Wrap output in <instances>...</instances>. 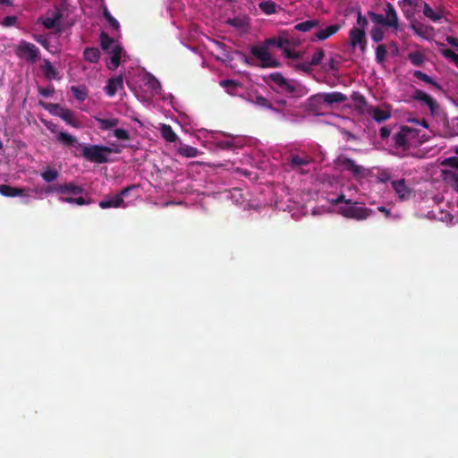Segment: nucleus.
I'll return each mask as SVG.
<instances>
[{
	"label": "nucleus",
	"instance_id": "30",
	"mask_svg": "<svg viewBox=\"0 0 458 458\" xmlns=\"http://www.w3.org/2000/svg\"><path fill=\"white\" fill-rule=\"evenodd\" d=\"M83 56L86 61L89 63H97L100 58V51L98 47H86L83 52Z\"/></svg>",
	"mask_w": 458,
	"mask_h": 458
},
{
	"label": "nucleus",
	"instance_id": "5",
	"mask_svg": "<svg viewBox=\"0 0 458 458\" xmlns=\"http://www.w3.org/2000/svg\"><path fill=\"white\" fill-rule=\"evenodd\" d=\"M39 54L38 47L25 40H21L15 47V55L30 64H35L39 58Z\"/></svg>",
	"mask_w": 458,
	"mask_h": 458
},
{
	"label": "nucleus",
	"instance_id": "39",
	"mask_svg": "<svg viewBox=\"0 0 458 458\" xmlns=\"http://www.w3.org/2000/svg\"><path fill=\"white\" fill-rule=\"evenodd\" d=\"M71 90L73 97L80 101H84L88 97L87 90L84 87L72 86Z\"/></svg>",
	"mask_w": 458,
	"mask_h": 458
},
{
	"label": "nucleus",
	"instance_id": "1",
	"mask_svg": "<svg viewBox=\"0 0 458 458\" xmlns=\"http://www.w3.org/2000/svg\"><path fill=\"white\" fill-rule=\"evenodd\" d=\"M287 44H289L288 39H283L281 38H268L264 41L262 46H252L250 47V53L261 62L260 67L277 68L280 66V63L272 58L267 48L268 47L275 46L284 50V48H285L284 46Z\"/></svg>",
	"mask_w": 458,
	"mask_h": 458
},
{
	"label": "nucleus",
	"instance_id": "17",
	"mask_svg": "<svg viewBox=\"0 0 458 458\" xmlns=\"http://www.w3.org/2000/svg\"><path fill=\"white\" fill-rule=\"evenodd\" d=\"M413 98L418 101L424 102L430 111L433 113L435 108L437 106L436 100L429 95L420 89H415L413 93Z\"/></svg>",
	"mask_w": 458,
	"mask_h": 458
},
{
	"label": "nucleus",
	"instance_id": "50",
	"mask_svg": "<svg viewBox=\"0 0 458 458\" xmlns=\"http://www.w3.org/2000/svg\"><path fill=\"white\" fill-rule=\"evenodd\" d=\"M114 135L118 140H130V134L124 129H121V128L114 129Z\"/></svg>",
	"mask_w": 458,
	"mask_h": 458
},
{
	"label": "nucleus",
	"instance_id": "34",
	"mask_svg": "<svg viewBox=\"0 0 458 458\" xmlns=\"http://www.w3.org/2000/svg\"><path fill=\"white\" fill-rule=\"evenodd\" d=\"M178 153L185 157H195L199 155V151L194 147L183 145L178 148Z\"/></svg>",
	"mask_w": 458,
	"mask_h": 458
},
{
	"label": "nucleus",
	"instance_id": "64",
	"mask_svg": "<svg viewBox=\"0 0 458 458\" xmlns=\"http://www.w3.org/2000/svg\"><path fill=\"white\" fill-rule=\"evenodd\" d=\"M453 179H454L453 188L454 189V191H456L458 192V175L454 174Z\"/></svg>",
	"mask_w": 458,
	"mask_h": 458
},
{
	"label": "nucleus",
	"instance_id": "20",
	"mask_svg": "<svg viewBox=\"0 0 458 458\" xmlns=\"http://www.w3.org/2000/svg\"><path fill=\"white\" fill-rule=\"evenodd\" d=\"M25 191L24 188L13 187L8 184L0 185V194L5 197L23 196L25 195Z\"/></svg>",
	"mask_w": 458,
	"mask_h": 458
},
{
	"label": "nucleus",
	"instance_id": "36",
	"mask_svg": "<svg viewBox=\"0 0 458 458\" xmlns=\"http://www.w3.org/2000/svg\"><path fill=\"white\" fill-rule=\"evenodd\" d=\"M259 9L266 14H273L276 13V4L271 0L259 3Z\"/></svg>",
	"mask_w": 458,
	"mask_h": 458
},
{
	"label": "nucleus",
	"instance_id": "59",
	"mask_svg": "<svg viewBox=\"0 0 458 458\" xmlns=\"http://www.w3.org/2000/svg\"><path fill=\"white\" fill-rule=\"evenodd\" d=\"M217 146L223 149H230L233 148V143L231 140H220L217 143Z\"/></svg>",
	"mask_w": 458,
	"mask_h": 458
},
{
	"label": "nucleus",
	"instance_id": "4",
	"mask_svg": "<svg viewBox=\"0 0 458 458\" xmlns=\"http://www.w3.org/2000/svg\"><path fill=\"white\" fill-rule=\"evenodd\" d=\"M386 17L382 14L376 13L372 11L368 12V16L377 25L397 29L399 20L397 13L392 4L387 3L385 7Z\"/></svg>",
	"mask_w": 458,
	"mask_h": 458
},
{
	"label": "nucleus",
	"instance_id": "9",
	"mask_svg": "<svg viewBox=\"0 0 458 458\" xmlns=\"http://www.w3.org/2000/svg\"><path fill=\"white\" fill-rule=\"evenodd\" d=\"M268 78L277 86V89L281 92L293 94L296 91V87L288 81L281 72H272Z\"/></svg>",
	"mask_w": 458,
	"mask_h": 458
},
{
	"label": "nucleus",
	"instance_id": "51",
	"mask_svg": "<svg viewBox=\"0 0 458 458\" xmlns=\"http://www.w3.org/2000/svg\"><path fill=\"white\" fill-rule=\"evenodd\" d=\"M284 54L285 57H287L289 59H301V54L300 52L293 51L288 47L284 48Z\"/></svg>",
	"mask_w": 458,
	"mask_h": 458
},
{
	"label": "nucleus",
	"instance_id": "12",
	"mask_svg": "<svg viewBox=\"0 0 458 458\" xmlns=\"http://www.w3.org/2000/svg\"><path fill=\"white\" fill-rule=\"evenodd\" d=\"M313 159L307 154L295 155L292 154L289 157V165L293 170H299L302 166L310 165Z\"/></svg>",
	"mask_w": 458,
	"mask_h": 458
},
{
	"label": "nucleus",
	"instance_id": "3",
	"mask_svg": "<svg viewBox=\"0 0 458 458\" xmlns=\"http://www.w3.org/2000/svg\"><path fill=\"white\" fill-rule=\"evenodd\" d=\"M82 156L89 162L104 164L108 162V155L114 152L120 153L119 148H112L102 145H84L82 146Z\"/></svg>",
	"mask_w": 458,
	"mask_h": 458
},
{
	"label": "nucleus",
	"instance_id": "19",
	"mask_svg": "<svg viewBox=\"0 0 458 458\" xmlns=\"http://www.w3.org/2000/svg\"><path fill=\"white\" fill-rule=\"evenodd\" d=\"M122 52L123 47L120 45L116 44L112 47L110 64H108L110 70H114L120 65Z\"/></svg>",
	"mask_w": 458,
	"mask_h": 458
},
{
	"label": "nucleus",
	"instance_id": "38",
	"mask_svg": "<svg viewBox=\"0 0 458 458\" xmlns=\"http://www.w3.org/2000/svg\"><path fill=\"white\" fill-rule=\"evenodd\" d=\"M386 47L384 44L378 45L376 48V62L379 64H383L386 60Z\"/></svg>",
	"mask_w": 458,
	"mask_h": 458
},
{
	"label": "nucleus",
	"instance_id": "27",
	"mask_svg": "<svg viewBox=\"0 0 458 458\" xmlns=\"http://www.w3.org/2000/svg\"><path fill=\"white\" fill-rule=\"evenodd\" d=\"M161 136L170 143L175 142L178 139L176 133L174 131L169 124L163 123L160 126Z\"/></svg>",
	"mask_w": 458,
	"mask_h": 458
},
{
	"label": "nucleus",
	"instance_id": "52",
	"mask_svg": "<svg viewBox=\"0 0 458 458\" xmlns=\"http://www.w3.org/2000/svg\"><path fill=\"white\" fill-rule=\"evenodd\" d=\"M443 165L458 169V157H451L445 158L443 161Z\"/></svg>",
	"mask_w": 458,
	"mask_h": 458
},
{
	"label": "nucleus",
	"instance_id": "42",
	"mask_svg": "<svg viewBox=\"0 0 458 458\" xmlns=\"http://www.w3.org/2000/svg\"><path fill=\"white\" fill-rule=\"evenodd\" d=\"M371 38L374 42H380L384 38V32L381 28L375 26L370 31Z\"/></svg>",
	"mask_w": 458,
	"mask_h": 458
},
{
	"label": "nucleus",
	"instance_id": "8",
	"mask_svg": "<svg viewBox=\"0 0 458 458\" xmlns=\"http://www.w3.org/2000/svg\"><path fill=\"white\" fill-rule=\"evenodd\" d=\"M349 44L352 49L360 47V51L364 53L367 47V38L365 30L353 27L349 31Z\"/></svg>",
	"mask_w": 458,
	"mask_h": 458
},
{
	"label": "nucleus",
	"instance_id": "18",
	"mask_svg": "<svg viewBox=\"0 0 458 458\" xmlns=\"http://www.w3.org/2000/svg\"><path fill=\"white\" fill-rule=\"evenodd\" d=\"M368 114L372 116V118L377 123H382L388 120L391 117V113L386 110H383L377 106H371L368 110Z\"/></svg>",
	"mask_w": 458,
	"mask_h": 458
},
{
	"label": "nucleus",
	"instance_id": "2",
	"mask_svg": "<svg viewBox=\"0 0 458 458\" xmlns=\"http://www.w3.org/2000/svg\"><path fill=\"white\" fill-rule=\"evenodd\" d=\"M83 192L84 189L74 182H64L63 183L62 193L58 199L61 202L76 204L78 206L90 204L91 200L85 199L82 196Z\"/></svg>",
	"mask_w": 458,
	"mask_h": 458
},
{
	"label": "nucleus",
	"instance_id": "25",
	"mask_svg": "<svg viewBox=\"0 0 458 458\" xmlns=\"http://www.w3.org/2000/svg\"><path fill=\"white\" fill-rule=\"evenodd\" d=\"M94 119L99 123L98 128L101 131H107L116 127L119 124L117 118H101L99 116H94Z\"/></svg>",
	"mask_w": 458,
	"mask_h": 458
},
{
	"label": "nucleus",
	"instance_id": "13",
	"mask_svg": "<svg viewBox=\"0 0 458 458\" xmlns=\"http://www.w3.org/2000/svg\"><path fill=\"white\" fill-rule=\"evenodd\" d=\"M49 13L51 15L44 18L42 24L46 29L51 30L55 28L63 18V12L59 7H55V10L49 12Z\"/></svg>",
	"mask_w": 458,
	"mask_h": 458
},
{
	"label": "nucleus",
	"instance_id": "57",
	"mask_svg": "<svg viewBox=\"0 0 458 458\" xmlns=\"http://www.w3.org/2000/svg\"><path fill=\"white\" fill-rule=\"evenodd\" d=\"M458 121H454V119L452 120V127L449 129L448 131V135L450 137H454V136H457L458 133H456V131H458Z\"/></svg>",
	"mask_w": 458,
	"mask_h": 458
},
{
	"label": "nucleus",
	"instance_id": "26",
	"mask_svg": "<svg viewBox=\"0 0 458 458\" xmlns=\"http://www.w3.org/2000/svg\"><path fill=\"white\" fill-rule=\"evenodd\" d=\"M122 206H123V199H121V196H113L107 199H104L99 202V207L103 209L110 208H119Z\"/></svg>",
	"mask_w": 458,
	"mask_h": 458
},
{
	"label": "nucleus",
	"instance_id": "60",
	"mask_svg": "<svg viewBox=\"0 0 458 458\" xmlns=\"http://www.w3.org/2000/svg\"><path fill=\"white\" fill-rule=\"evenodd\" d=\"M342 202H344L345 204H347L346 206L352 204V200L345 199V196L344 194H341L335 200H333L334 204H339Z\"/></svg>",
	"mask_w": 458,
	"mask_h": 458
},
{
	"label": "nucleus",
	"instance_id": "63",
	"mask_svg": "<svg viewBox=\"0 0 458 458\" xmlns=\"http://www.w3.org/2000/svg\"><path fill=\"white\" fill-rule=\"evenodd\" d=\"M378 179L382 182H386L390 180V175L387 173H381Z\"/></svg>",
	"mask_w": 458,
	"mask_h": 458
},
{
	"label": "nucleus",
	"instance_id": "53",
	"mask_svg": "<svg viewBox=\"0 0 458 458\" xmlns=\"http://www.w3.org/2000/svg\"><path fill=\"white\" fill-rule=\"evenodd\" d=\"M34 39L38 44H40L43 47H45L46 49L48 50L50 43H49V41H48V39L47 38H45L42 35H35L34 36Z\"/></svg>",
	"mask_w": 458,
	"mask_h": 458
},
{
	"label": "nucleus",
	"instance_id": "15",
	"mask_svg": "<svg viewBox=\"0 0 458 458\" xmlns=\"http://www.w3.org/2000/svg\"><path fill=\"white\" fill-rule=\"evenodd\" d=\"M52 106L58 109L57 115L66 123L75 128L79 127V123L75 121L73 117V112L72 110L61 107L59 105H52Z\"/></svg>",
	"mask_w": 458,
	"mask_h": 458
},
{
	"label": "nucleus",
	"instance_id": "45",
	"mask_svg": "<svg viewBox=\"0 0 458 458\" xmlns=\"http://www.w3.org/2000/svg\"><path fill=\"white\" fill-rule=\"evenodd\" d=\"M103 15L106 18V20L109 22V24L115 30H118L120 25L119 22L115 18L112 16V14L109 13V11L105 8L103 11Z\"/></svg>",
	"mask_w": 458,
	"mask_h": 458
},
{
	"label": "nucleus",
	"instance_id": "54",
	"mask_svg": "<svg viewBox=\"0 0 458 458\" xmlns=\"http://www.w3.org/2000/svg\"><path fill=\"white\" fill-rule=\"evenodd\" d=\"M357 24L360 26L359 29H362L365 30L366 27L368 26V20L365 16L361 14L360 12L358 13L357 15Z\"/></svg>",
	"mask_w": 458,
	"mask_h": 458
},
{
	"label": "nucleus",
	"instance_id": "14",
	"mask_svg": "<svg viewBox=\"0 0 458 458\" xmlns=\"http://www.w3.org/2000/svg\"><path fill=\"white\" fill-rule=\"evenodd\" d=\"M402 3L403 4V12L404 13V16L406 18L410 19L414 15V13L418 9L422 8V5L425 3V1L424 0H402Z\"/></svg>",
	"mask_w": 458,
	"mask_h": 458
},
{
	"label": "nucleus",
	"instance_id": "16",
	"mask_svg": "<svg viewBox=\"0 0 458 458\" xmlns=\"http://www.w3.org/2000/svg\"><path fill=\"white\" fill-rule=\"evenodd\" d=\"M123 88V76L119 75L115 78H111L107 81V84L105 87L106 93L109 97H113L116 94L119 89Z\"/></svg>",
	"mask_w": 458,
	"mask_h": 458
},
{
	"label": "nucleus",
	"instance_id": "32",
	"mask_svg": "<svg viewBox=\"0 0 458 458\" xmlns=\"http://www.w3.org/2000/svg\"><path fill=\"white\" fill-rule=\"evenodd\" d=\"M408 59L414 66H421L425 63L426 56L420 51H414L408 55Z\"/></svg>",
	"mask_w": 458,
	"mask_h": 458
},
{
	"label": "nucleus",
	"instance_id": "22",
	"mask_svg": "<svg viewBox=\"0 0 458 458\" xmlns=\"http://www.w3.org/2000/svg\"><path fill=\"white\" fill-rule=\"evenodd\" d=\"M44 76L47 80H56L58 79V72L57 70L52 65L51 62L48 59H43V64L40 66Z\"/></svg>",
	"mask_w": 458,
	"mask_h": 458
},
{
	"label": "nucleus",
	"instance_id": "33",
	"mask_svg": "<svg viewBox=\"0 0 458 458\" xmlns=\"http://www.w3.org/2000/svg\"><path fill=\"white\" fill-rule=\"evenodd\" d=\"M319 25V21L318 20H309L302 22H300L294 26V29L299 31H310L313 28H317Z\"/></svg>",
	"mask_w": 458,
	"mask_h": 458
},
{
	"label": "nucleus",
	"instance_id": "7",
	"mask_svg": "<svg viewBox=\"0 0 458 458\" xmlns=\"http://www.w3.org/2000/svg\"><path fill=\"white\" fill-rule=\"evenodd\" d=\"M355 204L356 203H352L348 206L341 207L339 209L340 214L344 217L355 220L367 219L372 214L371 209L364 207H358Z\"/></svg>",
	"mask_w": 458,
	"mask_h": 458
},
{
	"label": "nucleus",
	"instance_id": "49",
	"mask_svg": "<svg viewBox=\"0 0 458 458\" xmlns=\"http://www.w3.org/2000/svg\"><path fill=\"white\" fill-rule=\"evenodd\" d=\"M147 85L149 89L153 90H158L161 89V84L157 79H156L153 75H148Z\"/></svg>",
	"mask_w": 458,
	"mask_h": 458
},
{
	"label": "nucleus",
	"instance_id": "23",
	"mask_svg": "<svg viewBox=\"0 0 458 458\" xmlns=\"http://www.w3.org/2000/svg\"><path fill=\"white\" fill-rule=\"evenodd\" d=\"M422 11L423 14L434 22H437L443 18V11L441 9L434 11L426 2L422 5Z\"/></svg>",
	"mask_w": 458,
	"mask_h": 458
},
{
	"label": "nucleus",
	"instance_id": "24",
	"mask_svg": "<svg viewBox=\"0 0 458 458\" xmlns=\"http://www.w3.org/2000/svg\"><path fill=\"white\" fill-rule=\"evenodd\" d=\"M324 103L333 105L335 103H344L347 100V97L341 92L325 93L322 96Z\"/></svg>",
	"mask_w": 458,
	"mask_h": 458
},
{
	"label": "nucleus",
	"instance_id": "47",
	"mask_svg": "<svg viewBox=\"0 0 458 458\" xmlns=\"http://www.w3.org/2000/svg\"><path fill=\"white\" fill-rule=\"evenodd\" d=\"M38 92L40 96L44 98H49L54 94L55 88L53 85H49L47 87H38Z\"/></svg>",
	"mask_w": 458,
	"mask_h": 458
},
{
	"label": "nucleus",
	"instance_id": "55",
	"mask_svg": "<svg viewBox=\"0 0 458 458\" xmlns=\"http://www.w3.org/2000/svg\"><path fill=\"white\" fill-rule=\"evenodd\" d=\"M311 66L312 65L309 62V63L297 64L294 67L298 71H302L304 72H310Z\"/></svg>",
	"mask_w": 458,
	"mask_h": 458
},
{
	"label": "nucleus",
	"instance_id": "44",
	"mask_svg": "<svg viewBox=\"0 0 458 458\" xmlns=\"http://www.w3.org/2000/svg\"><path fill=\"white\" fill-rule=\"evenodd\" d=\"M63 184H51L43 189L46 194L56 193L61 196Z\"/></svg>",
	"mask_w": 458,
	"mask_h": 458
},
{
	"label": "nucleus",
	"instance_id": "11",
	"mask_svg": "<svg viewBox=\"0 0 458 458\" xmlns=\"http://www.w3.org/2000/svg\"><path fill=\"white\" fill-rule=\"evenodd\" d=\"M392 188L401 200L408 199L411 194V190L406 184L405 179L393 181Z\"/></svg>",
	"mask_w": 458,
	"mask_h": 458
},
{
	"label": "nucleus",
	"instance_id": "61",
	"mask_svg": "<svg viewBox=\"0 0 458 458\" xmlns=\"http://www.w3.org/2000/svg\"><path fill=\"white\" fill-rule=\"evenodd\" d=\"M390 133H391L390 129L386 126L381 127L379 130V135H380L381 139L388 138L390 136Z\"/></svg>",
	"mask_w": 458,
	"mask_h": 458
},
{
	"label": "nucleus",
	"instance_id": "40",
	"mask_svg": "<svg viewBox=\"0 0 458 458\" xmlns=\"http://www.w3.org/2000/svg\"><path fill=\"white\" fill-rule=\"evenodd\" d=\"M252 102L259 106L267 109H274L273 105L269 102V100L261 95L257 94Z\"/></svg>",
	"mask_w": 458,
	"mask_h": 458
},
{
	"label": "nucleus",
	"instance_id": "43",
	"mask_svg": "<svg viewBox=\"0 0 458 458\" xmlns=\"http://www.w3.org/2000/svg\"><path fill=\"white\" fill-rule=\"evenodd\" d=\"M113 43L114 39L110 38L106 32L101 33L100 45L103 50H107Z\"/></svg>",
	"mask_w": 458,
	"mask_h": 458
},
{
	"label": "nucleus",
	"instance_id": "62",
	"mask_svg": "<svg viewBox=\"0 0 458 458\" xmlns=\"http://www.w3.org/2000/svg\"><path fill=\"white\" fill-rule=\"evenodd\" d=\"M446 41L449 45L454 47L458 50V38L454 37H447Z\"/></svg>",
	"mask_w": 458,
	"mask_h": 458
},
{
	"label": "nucleus",
	"instance_id": "10",
	"mask_svg": "<svg viewBox=\"0 0 458 458\" xmlns=\"http://www.w3.org/2000/svg\"><path fill=\"white\" fill-rule=\"evenodd\" d=\"M411 132V130L409 127L403 126L401 130L394 135V146L401 148L404 151L409 149L408 134Z\"/></svg>",
	"mask_w": 458,
	"mask_h": 458
},
{
	"label": "nucleus",
	"instance_id": "21",
	"mask_svg": "<svg viewBox=\"0 0 458 458\" xmlns=\"http://www.w3.org/2000/svg\"><path fill=\"white\" fill-rule=\"evenodd\" d=\"M341 29V25L339 24H333L329 25L325 29L319 30L316 32L315 37L318 40H325L331 37L332 35L335 34L339 31Z\"/></svg>",
	"mask_w": 458,
	"mask_h": 458
},
{
	"label": "nucleus",
	"instance_id": "37",
	"mask_svg": "<svg viewBox=\"0 0 458 458\" xmlns=\"http://www.w3.org/2000/svg\"><path fill=\"white\" fill-rule=\"evenodd\" d=\"M220 86L227 89V92L233 94V89L241 86V83L234 80H222L219 82Z\"/></svg>",
	"mask_w": 458,
	"mask_h": 458
},
{
	"label": "nucleus",
	"instance_id": "46",
	"mask_svg": "<svg viewBox=\"0 0 458 458\" xmlns=\"http://www.w3.org/2000/svg\"><path fill=\"white\" fill-rule=\"evenodd\" d=\"M442 55L447 58L453 61L455 65L458 67V55H456L452 49L445 48L441 51Z\"/></svg>",
	"mask_w": 458,
	"mask_h": 458
},
{
	"label": "nucleus",
	"instance_id": "56",
	"mask_svg": "<svg viewBox=\"0 0 458 458\" xmlns=\"http://www.w3.org/2000/svg\"><path fill=\"white\" fill-rule=\"evenodd\" d=\"M16 21H17L16 16H6L4 18L2 23H3V25H4L6 27H10V26L14 25Z\"/></svg>",
	"mask_w": 458,
	"mask_h": 458
},
{
	"label": "nucleus",
	"instance_id": "41",
	"mask_svg": "<svg viewBox=\"0 0 458 458\" xmlns=\"http://www.w3.org/2000/svg\"><path fill=\"white\" fill-rule=\"evenodd\" d=\"M325 56V52L321 48H318L316 52L313 54L311 60L310 61V64L312 66H316L319 64L322 61V59Z\"/></svg>",
	"mask_w": 458,
	"mask_h": 458
},
{
	"label": "nucleus",
	"instance_id": "31",
	"mask_svg": "<svg viewBox=\"0 0 458 458\" xmlns=\"http://www.w3.org/2000/svg\"><path fill=\"white\" fill-rule=\"evenodd\" d=\"M410 28L412 30L415 35L421 38H426L428 27L423 23L413 20L411 21Z\"/></svg>",
	"mask_w": 458,
	"mask_h": 458
},
{
	"label": "nucleus",
	"instance_id": "6",
	"mask_svg": "<svg viewBox=\"0 0 458 458\" xmlns=\"http://www.w3.org/2000/svg\"><path fill=\"white\" fill-rule=\"evenodd\" d=\"M335 165L339 168L349 172L354 177L364 175L365 168L362 165L356 164L355 160L346 155H339L335 160Z\"/></svg>",
	"mask_w": 458,
	"mask_h": 458
},
{
	"label": "nucleus",
	"instance_id": "28",
	"mask_svg": "<svg viewBox=\"0 0 458 458\" xmlns=\"http://www.w3.org/2000/svg\"><path fill=\"white\" fill-rule=\"evenodd\" d=\"M40 176L42 177V179L47 182V183H50V182H55L58 176H59V172L55 168V167H52V166H47L41 173H40Z\"/></svg>",
	"mask_w": 458,
	"mask_h": 458
},
{
	"label": "nucleus",
	"instance_id": "35",
	"mask_svg": "<svg viewBox=\"0 0 458 458\" xmlns=\"http://www.w3.org/2000/svg\"><path fill=\"white\" fill-rule=\"evenodd\" d=\"M57 140L66 146H72L76 142V138L65 131H60L57 134Z\"/></svg>",
	"mask_w": 458,
	"mask_h": 458
},
{
	"label": "nucleus",
	"instance_id": "48",
	"mask_svg": "<svg viewBox=\"0 0 458 458\" xmlns=\"http://www.w3.org/2000/svg\"><path fill=\"white\" fill-rule=\"evenodd\" d=\"M352 99L360 106V107L365 106L367 105L366 98L360 92L354 91L352 94Z\"/></svg>",
	"mask_w": 458,
	"mask_h": 458
},
{
	"label": "nucleus",
	"instance_id": "29",
	"mask_svg": "<svg viewBox=\"0 0 458 458\" xmlns=\"http://www.w3.org/2000/svg\"><path fill=\"white\" fill-rule=\"evenodd\" d=\"M413 76L429 85H431L433 88L438 89V90H441L442 89V86L437 83V81H435L430 76H428L427 73L421 72V71H414L413 72Z\"/></svg>",
	"mask_w": 458,
	"mask_h": 458
},
{
	"label": "nucleus",
	"instance_id": "58",
	"mask_svg": "<svg viewBox=\"0 0 458 458\" xmlns=\"http://www.w3.org/2000/svg\"><path fill=\"white\" fill-rule=\"evenodd\" d=\"M135 188H136V185H134V184H131V185H129V186H127V187L123 188V189L120 191V193H119V194H117L116 196H121V199H123V197L127 196V195H128V193H129L131 191L134 190Z\"/></svg>",
	"mask_w": 458,
	"mask_h": 458
}]
</instances>
